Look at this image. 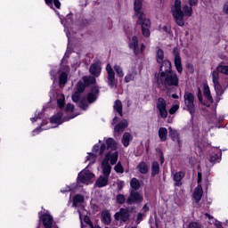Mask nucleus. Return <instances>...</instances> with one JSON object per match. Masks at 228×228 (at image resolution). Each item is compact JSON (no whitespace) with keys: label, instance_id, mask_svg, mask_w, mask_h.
I'll return each instance as SVG.
<instances>
[{"label":"nucleus","instance_id":"nucleus-26","mask_svg":"<svg viewBox=\"0 0 228 228\" xmlns=\"http://www.w3.org/2000/svg\"><path fill=\"white\" fill-rule=\"evenodd\" d=\"M216 153L210 156L209 161L210 163H216L220 159V156H222V151L220 150L216 149Z\"/></svg>","mask_w":228,"mask_h":228},{"label":"nucleus","instance_id":"nucleus-58","mask_svg":"<svg viewBox=\"0 0 228 228\" xmlns=\"http://www.w3.org/2000/svg\"><path fill=\"white\" fill-rule=\"evenodd\" d=\"M142 218H143V214L139 213V214L137 215V220H142Z\"/></svg>","mask_w":228,"mask_h":228},{"label":"nucleus","instance_id":"nucleus-21","mask_svg":"<svg viewBox=\"0 0 228 228\" xmlns=\"http://www.w3.org/2000/svg\"><path fill=\"white\" fill-rule=\"evenodd\" d=\"M203 95H204L205 99H207V101H208V102L213 104V97L211 96V91L209 90V86H208V85L204 86Z\"/></svg>","mask_w":228,"mask_h":228},{"label":"nucleus","instance_id":"nucleus-37","mask_svg":"<svg viewBox=\"0 0 228 228\" xmlns=\"http://www.w3.org/2000/svg\"><path fill=\"white\" fill-rule=\"evenodd\" d=\"M217 72H221V74H225L228 76V66L225 65H219L216 68Z\"/></svg>","mask_w":228,"mask_h":228},{"label":"nucleus","instance_id":"nucleus-43","mask_svg":"<svg viewBox=\"0 0 228 228\" xmlns=\"http://www.w3.org/2000/svg\"><path fill=\"white\" fill-rule=\"evenodd\" d=\"M65 111L67 112V113H72V111H74V105L73 104H70V103H68L67 105H66V108H65Z\"/></svg>","mask_w":228,"mask_h":228},{"label":"nucleus","instance_id":"nucleus-25","mask_svg":"<svg viewBox=\"0 0 228 228\" xmlns=\"http://www.w3.org/2000/svg\"><path fill=\"white\" fill-rule=\"evenodd\" d=\"M133 140V136L129 133H125L122 137V143L124 147H129V142Z\"/></svg>","mask_w":228,"mask_h":228},{"label":"nucleus","instance_id":"nucleus-9","mask_svg":"<svg viewBox=\"0 0 228 228\" xmlns=\"http://www.w3.org/2000/svg\"><path fill=\"white\" fill-rule=\"evenodd\" d=\"M156 106L159 117H160V118H167V117H168V110H167V101L159 97L157 100Z\"/></svg>","mask_w":228,"mask_h":228},{"label":"nucleus","instance_id":"nucleus-35","mask_svg":"<svg viewBox=\"0 0 228 228\" xmlns=\"http://www.w3.org/2000/svg\"><path fill=\"white\" fill-rule=\"evenodd\" d=\"M83 80L86 86H88V85H94L95 83V77H84Z\"/></svg>","mask_w":228,"mask_h":228},{"label":"nucleus","instance_id":"nucleus-61","mask_svg":"<svg viewBox=\"0 0 228 228\" xmlns=\"http://www.w3.org/2000/svg\"><path fill=\"white\" fill-rule=\"evenodd\" d=\"M145 49V45L142 44L141 45V49L140 50V53H142V51Z\"/></svg>","mask_w":228,"mask_h":228},{"label":"nucleus","instance_id":"nucleus-2","mask_svg":"<svg viewBox=\"0 0 228 228\" xmlns=\"http://www.w3.org/2000/svg\"><path fill=\"white\" fill-rule=\"evenodd\" d=\"M117 161H118V152L115 151L113 153L108 152L105 155L102 162V168L103 175H101L96 181V186L98 188H104V186H108V180L110 177V174H111V166L116 165Z\"/></svg>","mask_w":228,"mask_h":228},{"label":"nucleus","instance_id":"nucleus-4","mask_svg":"<svg viewBox=\"0 0 228 228\" xmlns=\"http://www.w3.org/2000/svg\"><path fill=\"white\" fill-rule=\"evenodd\" d=\"M173 17L178 26H184V15L185 17H191L193 9L191 5L185 4L181 9V0H175L172 8Z\"/></svg>","mask_w":228,"mask_h":228},{"label":"nucleus","instance_id":"nucleus-10","mask_svg":"<svg viewBox=\"0 0 228 228\" xmlns=\"http://www.w3.org/2000/svg\"><path fill=\"white\" fill-rule=\"evenodd\" d=\"M173 54L175 56V67L178 72V74H183V62L181 61V53L177 48H175L173 51Z\"/></svg>","mask_w":228,"mask_h":228},{"label":"nucleus","instance_id":"nucleus-11","mask_svg":"<svg viewBox=\"0 0 228 228\" xmlns=\"http://www.w3.org/2000/svg\"><path fill=\"white\" fill-rule=\"evenodd\" d=\"M168 131L170 138L173 140V142H176L179 149H181L183 147V141H181V134H179V131L172 128V126L168 127Z\"/></svg>","mask_w":228,"mask_h":228},{"label":"nucleus","instance_id":"nucleus-57","mask_svg":"<svg viewBox=\"0 0 228 228\" xmlns=\"http://www.w3.org/2000/svg\"><path fill=\"white\" fill-rule=\"evenodd\" d=\"M38 118H40V117L36 116L35 118H31L30 120H31V122H37V120H38Z\"/></svg>","mask_w":228,"mask_h":228},{"label":"nucleus","instance_id":"nucleus-49","mask_svg":"<svg viewBox=\"0 0 228 228\" xmlns=\"http://www.w3.org/2000/svg\"><path fill=\"white\" fill-rule=\"evenodd\" d=\"M53 4L58 9H60V7L61 6V4L60 3V0H53Z\"/></svg>","mask_w":228,"mask_h":228},{"label":"nucleus","instance_id":"nucleus-24","mask_svg":"<svg viewBox=\"0 0 228 228\" xmlns=\"http://www.w3.org/2000/svg\"><path fill=\"white\" fill-rule=\"evenodd\" d=\"M137 170H139L140 174L145 175L149 172V166H147L146 162H140L137 167Z\"/></svg>","mask_w":228,"mask_h":228},{"label":"nucleus","instance_id":"nucleus-52","mask_svg":"<svg viewBox=\"0 0 228 228\" xmlns=\"http://www.w3.org/2000/svg\"><path fill=\"white\" fill-rule=\"evenodd\" d=\"M223 10H224V13L228 14V3H225L224 4Z\"/></svg>","mask_w":228,"mask_h":228},{"label":"nucleus","instance_id":"nucleus-8","mask_svg":"<svg viewBox=\"0 0 228 228\" xmlns=\"http://www.w3.org/2000/svg\"><path fill=\"white\" fill-rule=\"evenodd\" d=\"M95 177L94 173L90 172V170L84 169L77 175V183L78 184H88V182L92 181Z\"/></svg>","mask_w":228,"mask_h":228},{"label":"nucleus","instance_id":"nucleus-3","mask_svg":"<svg viewBox=\"0 0 228 228\" xmlns=\"http://www.w3.org/2000/svg\"><path fill=\"white\" fill-rule=\"evenodd\" d=\"M142 6H143V0H134V15L137 16L138 19L136 24L141 26L143 37L149 38L151 37V20H149L147 15L143 13V11H142Z\"/></svg>","mask_w":228,"mask_h":228},{"label":"nucleus","instance_id":"nucleus-48","mask_svg":"<svg viewBox=\"0 0 228 228\" xmlns=\"http://www.w3.org/2000/svg\"><path fill=\"white\" fill-rule=\"evenodd\" d=\"M106 151V144H102L100 148V156H102L104 154V151Z\"/></svg>","mask_w":228,"mask_h":228},{"label":"nucleus","instance_id":"nucleus-56","mask_svg":"<svg viewBox=\"0 0 228 228\" xmlns=\"http://www.w3.org/2000/svg\"><path fill=\"white\" fill-rule=\"evenodd\" d=\"M97 151H99V145H94L93 147V152H97Z\"/></svg>","mask_w":228,"mask_h":228},{"label":"nucleus","instance_id":"nucleus-59","mask_svg":"<svg viewBox=\"0 0 228 228\" xmlns=\"http://www.w3.org/2000/svg\"><path fill=\"white\" fill-rule=\"evenodd\" d=\"M50 74H51L52 77H53V79H56V73H54L53 70H52V71L50 72Z\"/></svg>","mask_w":228,"mask_h":228},{"label":"nucleus","instance_id":"nucleus-38","mask_svg":"<svg viewBox=\"0 0 228 228\" xmlns=\"http://www.w3.org/2000/svg\"><path fill=\"white\" fill-rule=\"evenodd\" d=\"M68 79V75L65 72L61 73L59 77V83L60 85H66Z\"/></svg>","mask_w":228,"mask_h":228},{"label":"nucleus","instance_id":"nucleus-16","mask_svg":"<svg viewBox=\"0 0 228 228\" xmlns=\"http://www.w3.org/2000/svg\"><path fill=\"white\" fill-rule=\"evenodd\" d=\"M81 97V93H75L72 95V101L73 102H78V106L79 108H81V110H86V108H88V104L83 101H79Z\"/></svg>","mask_w":228,"mask_h":228},{"label":"nucleus","instance_id":"nucleus-17","mask_svg":"<svg viewBox=\"0 0 228 228\" xmlns=\"http://www.w3.org/2000/svg\"><path fill=\"white\" fill-rule=\"evenodd\" d=\"M202 195H204L202 185L198 184V186L194 189V191H193V199L196 200L197 204L200 202V200L202 199Z\"/></svg>","mask_w":228,"mask_h":228},{"label":"nucleus","instance_id":"nucleus-6","mask_svg":"<svg viewBox=\"0 0 228 228\" xmlns=\"http://www.w3.org/2000/svg\"><path fill=\"white\" fill-rule=\"evenodd\" d=\"M183 99L187 111L192 116L195 115V95L192 93L186 91Z\"/></svg>","mask_w":228,"mask_h":228},{"label":"nucleus","instance_id":"nucleus-15","mask_svg":"<svg viewBox=\"0 0 228 228\" xmlns=\"http://www.w3.org/2000/svg\"><path fill=\"white\" fill-rule=\"evenodd\" d=\"M129 47L130 49H133L134 54H135V56H138V54H140V48L138 46V37L136 36H134L132 39L129 41Z\"/></svg>","mask_w":228,"mask_h":228},{"label":"nucleus","instance_id":"nucleus-22","mask_svg":"<svg viewBox=\"0 0 228 228\" xmlns=\"http://www.w3.org/2000/svg\"><path fill=\"white\" fill-rule=\"evenodd\" d=\"M167 136H168V130L166 127H160L159 129V137L160 142H167Z\"/></svg>","mask_w":228,"mask_h":228},{"label":"nucleus","instance_id":"nucleus-31","mask_svg":"<svg viewBox=\"0 0 228 228\" xmlns=\"http://www.w3.org/2000/svg\"><path fill=\"white\" fill-rule=\"evenodd\" d=\"M107 149H110V151H117V142L113 140V138H108L106 140Z\"/></svg>","mask_w":228,"mask_h":228},{"label":"nucleus","instance_id":"nucleus-53","mask_svg":"<svg viewBox=\"0 0 228 228\" xmlns=\"http://www.w3.org/2000/svg\"><path fill=\"white\" fill-rule=\"evenodd\" d=\"M122 188H124V182L118 183V189L120 191Z\"/></svg>","mask_w":228,"mask_h":228},{"label":"nucleus","instance_id":"nucleus-39","mask_svg":"<svg viewBox=\"0 0 228 228\" xmlns=\"http://www.w3.org/2000/svg\"><path fill=\"white\" fill-rule=\"evenodd\" d=\"M116 202L118 204H124V202H126V196L124 194H118L116 197Z\"/></svg>","mask_w":228,"mask_h":228},{"label":"nucleus","instance_id":"nucleus-1","mask_svg":"<svg viewBox=\"0 0 228 228\" xmlns=\"http://www.w3.org/2000/svg\"><path fill=\"white\" fill-rule=\"evenodd\" d=\"M160 64L159 71L155 73V81L159 86L168 88L169 86H179L177 73L172 71V63L165 60Z\"/></svg>","mask_w":228,"mask_h":228},{"label":"nucleus","instance_id":"nucleus-40","mask_svg":"<svg viewBox=\"0 0 228 228\" xmlns=\"http://www.w3.org/2000/svg\"><path fill=\"white\" fill-rule=\"evenodd\" d=\"M115 172L117 174H124V167H122V164L118 162L115 167H114Z\"/></svg>","mask_w":228,"mask_h":228},{"label":"nucleus","instance_id":"nucleus-5","mask_svg":"<svg viewBox=\"0 0 228 228\" xmlns=\"http://www.w3.org/2000/svg\"><path fill=\"white\" fill-rule=\"evenodd\" d=\"M107 72L106 83L110 88H117V78H115V71L118 77H124V69L118 64H115L114 67L110 63H107L105 67Z\"/></svg>","mask_w":228,"mask_h":228},{"label":"nucleus","instance_id":"nucleus-64","mask_svg":"<svg viewBox=\"0 0 228 228\" xmlns=\"http://www.w3.org/2000/svg\"><path fill=\"white\" fill-rule=\"evenodd\" d=\"M173 99H179V96L177 94H172Z\"/></svg>","mask_w":228,"mask_h":228},{"label":"nucleus","instance_id":"nucleus-36","mask_svg":"<svg viewBox=\"0 0 228 228\" xmlns=\"http://www.w3.org/2000/svg\"><path fill=\"white\" fill-rule=\"evenodd\" d=\"M212 81L214 85L220 83V74L217 71L212 72Z\"/></svg>","mask_w":228,"mask_h":228},{"label":"nucleus","instance_id":"nucleus-30","mask_svg":"<svg viewBox=\"0 0 228 228\" xmlns=\"http://www.w3.org/2000/svg\"><path fill=\"white\" fill-rule=\"evenodd\" d=\"M114 111H117L120 117H123L124 114H122V102L120 100H117L114 102Z\"/></svg>","mask_w":228,"mask_h":228},{"label":"nucleus","instance_id":"nucleus-12","mask_svg":"<svg viewBox=\"0 0 228 228\" xmlns=\"http://www.w3.org/2000/svg\"><path fill=\"white\" fill-rule=\"evenodd\" d=\"M74 117L75 116L63 118V114L61 112H59L51 118L50 122L51 124H57V126H60V124H63V122H67L70 120V118H74Z\"/></svg>","mask_w":228,"mask_h":228},{"label":"nucleus","instance_id":"nucleus-34","mask_svg":"<svg viewBox=\"0 0 228 228\" xmlns=\"http://www.w3.org/2000/svg\"><path fill=\"white\" fill-rule=\"evenodd\" d=\"M214 88L216 90V94L221 97V95H224V87L218 84H214Z\"/></svg>","mask_w":228,"mask_h":228},{"label":"nucleus","instance_id":"nucleus-54","mask_svg":"<svg viewBox=\"0 0 228 228\" xmlns=\"http://www.w3.org/2000/svg\"><path fill=\"white\" fill-rule=\"evenodd\" d=\"M215 225H216V228H224V227L222 226V223H220V222H218V221H216V222L215 223Z\"/></svg>","mask_w":228,"mask_h":228},{"label":"nucleus","instance_id":"nucleus-23","mask_svg":"<svg viewBox=\"0 0 228 228\" xmlns=\"http://www.w3.org/2000/svg\"><path fill=\"white\" fill-rule=\"evenodd\" d=\"M130 186L132 190H134V191H138V190L142 188V183L137 178H132L130 181Z\"/></svg>","mask_w":228,"mask_h":228},{"label":"nucleus","instance_id":"nucleus-32","mask_svg":"<svg viewBox=\"0 0 228 228\" xmlns=\"http://www.w3.org/2000/svg\"><path fill=\"white\" fill-rule=\"evenodd\" d=\"M158 174H159V163L155 161L151 165V175L154 177L155 175H158Z\"/></svg>","mask_w":228,"mask_h":228},{"label":"nucleus","instance_id":"nucleus-63","mask_svg":"<svg viewBox=\"0 0 228 228\" xmlns=\"http://www.w3.org/2000/svg\"><path fill=\"white\" fill-rule=\"evenodd\" d=\"M46 4H53V0H45Z\"/></svg>","mask_w":228,"mask_h":228},{"label":"nucleus","instance_id":"nucleus-55","mask_svg":"<svg viewBox=\"0 0 228 228\" xmlns=\"http://www.w3.org/2000/svg\"><path fill=\"white\" fill-rule=\"evenodd\" d=\"M142 211H144V213H147V211H149V206H147V204H145V205L142 207Z\"/></svg>","mask_w":228,"mask_h":228},{"label":"nucleus","instance_id":"nucleus-33","mask_svg":"<svg viewBox=\"0 0 228 228\" xmlns=\"http://www.w3.org/2000/svg\"><path fill=\"white\" fill-rule=\"evenodd\" d=\"M134 77H136V73L134 72L127 73L125 76V83H131V81H134Z\"/></svg>","mask_w":228,"mask_h":228},{"label":"nucleus","instance_id":"nucleus-51","mask_svg":"<svg viewBox=\"0 0 228 228\" xmlns=\"http://www.w3.org/2000/svg\"><path fill=\"white\" fill-rule=\"evenodd\" d=\"M202 183V173H198V184H200Z\"/></svg>","mask_w":228,"mask_h":228},{"label":"nucleus","instance_id":"nucleus-45","mask_svg":"<svg viewBox=\"0 0 228 228\" xmlns=\"http://www.w3.org/2000/svg\"><path fill=\"white\" fill-rule=\"evenodd\" d=\"M188 228H200V224L192 222L188 225Z\"/></svg>","mask_w":228,"mask_h":228},{"label":"nucleus","instance_id":"nucleus-18","mask_svg":"<svg viewBox=\"0 0 228 228\" xmlns=\"http://www.w3.org/2000/svg\"><path fill=\"white\" fill-rule=\"evenodd\" d=\"M99 94V87L93 86L91 89V93L87 94L88 102L92 103L94 101H97V95Z\"/></svg>","mask_w":228,"mask_h":228},{"label":"nucleus","instance_id":"nucleus-50","mask_svg":"<svg viewBox=\"0 0 228 228\" xmlns=\"http://www.w3.org/2000/svg\"><path fill=\"white\" fill-rule=\"evenodd\" d=\"M197 3H199V0H189L190 6H196Z\"/></svg>","mask_w":228,"mask_h":228},{"label":"nucleus","instance_id":"nucleus-41","mask_svg":"<svg viewBox=\"0 0 228 228\" xmlns=\"http://www.w3.org/2000/svg\"><path fill=\"white\" fill-rule=\"evenodd\" d=\"M77 90L78 94H82V92H85V84L81 81H79L77 84Z\"/></svg>","mask_w":228,"mask_h":228},{"label":"nucleus","instance_id":"nucleus-44","mask_svg":"<svg viewBox=\"0 0 228 228\" xmlns=\"http://www.w3.org/2000/svg\"><path fill=\"white\" fill-rule=\"evenodd\" d=\"M57 103L60 108H63V106H65V98L58 99Z\"/></svg>","mask_w":228,"mask_h":228},{"label":"nucleus","instance_id":"nucleus-46","mask_svg":"<svg viewBox=\"0 0 228 228\" xmlns=\"http://www.w3.org/2000/svg\"><path fill=\"white\" fill-rule=\"evenodd\" d=\"M177 110H179V105H174V106L169 110L170 115H174V113H175V111H177Z\"/></svg>","mask_w":228,"mask_h":228},{"label":"nucleus","instance_id":"nucleus-42","mask_svg":"<svg viewBox=\"0 0 228 228\" xmlns=\"http://www.w3.org/2000/svg\"><path fill=\"white\" fill-rule=\"evenodd\" d=\"M97 159V155L94 153H89V156H87V161L91 160V163H95V159Z\"/></svg>","mask_w":228,"mask_h":228},{"label":"nucleus","instance_id":"nucleus-27","mask_svg":"<svg viewBox=\"0 0 228 228\" xmlns=\"http://www.w3.org/2000/svg\"><path fill=\"white\" fill-rule=\"evenodd\" d=\"M156 60L159 63H163V61H165V52H163L161 48H158L157 50Z\"/></svg>","mask_w":228,"mask_h":228},{"label":"nucleus","instance_id":"nucleus-13","mask_svg":"<svg viewBox=\"0 0 228 228\" xmlns=\"http://www.w3.org/2000/svg\"><path fill=\"white\" fill-rule=\"evenodd\" d=\"M115 220H120L121 222H127L129 220V210L126 208H120L114 216Z\"/></svg>","mask_w":228,"mask_h":228},{"label":"nucleus","instance_id":"nucleus-20","mask_svg":"<svg viewBox=\"0 0 228 228\" xmlns=\"http://www.w3.org/2000/svg\"><path fill=\"white\" fill-rule=\"evenodd\" d=\"M102 222L105 224V225L111 224V215H110V211L105 210L102 212Z\"/></svg>","mask_w":228,"mask_h":228},{"label":"nucleus","instance_id":"nucleus-28","mask_svg":"<svg viewBox=\"0 0 228 228\" xmlns=\"http://www.w3.org/2000/svg\"><path fill=\"white\" fill-rule=\"evenodd\" d=\"M82 202H85V197L81 194H77L73 198V208H77V204H82Z\"/></svg>","mask_w":228,"mask_h":228},{"label":"nucleus","instance_id":"nucleus-62","mask_svg":"<svg viewBox=\"0 0 228 228\" xmlns=\"http://www.w3.org/2000/svg\"><path fill=\"white\" fill-rule=\"evenodd\" d=\"M163 31H165L166 33H168V31H169L168 27L164 26V27H163Z\"/></svg>","mask_w":228,"mask_h":228},{"label":"nucleus","instance_id":"nucleus-7","mask_svg":"<svg viewBox=\"0 0 228 228\" xmlns=\"http://www.w3.org/2000/svg\"><path fill=\"white\" fill-rule=\"evenodd\" d=\"M143 202V194L138 191L130 190V195L126 199V204L129 206L133 204H140Z\"/></svg>","mask_w":228,"mask_h":228},{"label":"nucleus","instance_id":"nucleus-60","mask_svg":"<svg viewBox=\"0 0 228 228\" xmlns=\"http://www.w3.org/2000/svg\"><path fill=\"white\" fill-rule=\"evenodd\" d=\"M61 193H65L66 191H70V187H67L66 190H61Z\"/></svg>","mask_w":228,"mask_h":228},{"label":"nucleus","instance_id":"nucleus-29","mask_svg":"<svg viewBox=\"0 0 228 228\" xmlns=\"http://www.w3.org/2000/svg\"><path fill=\"white\" fill-rule=\"evenodd\" d=\"M183 177H184V173L183 172H177L174 175V181L175 182V186H181V181L183 180Z\"/></svg>","mask_w":228,"mask_h":228},{"label":"nucleus","instance_id":"nucleus-19","mask_svg":"<svg viewBox=\"0 0 228 228\" xmlns=\"http://www.w3.org/2000/svg\"><path fill=\"white\" fill-rule=\"evenodd\" d=\"M127 126H128L127 120L124 119L114 127V131L115 133H124Z\"/></svg>","mask_w":228,"mask_h":228},{"label":"nucleus","instance_id":"nucleus-47","mask_svg":"<svg viewBox=\"0 0 228 228\" xmlns=\"http://www.w3.org/2000/svg\"><path fill=\"white\" fill-rule=\"evenodd\" d=\"M197 97L200 102H202V91H200V88H198Z\"/></svg>","mask_w":228,"mask_h":228},{"label":"nucleus","instance_id":"nucleus-14","mask_svg":"<svg viewBox=\"0 0 228 228\" xmlns=\"http://www.w3.org/2000/svg\"><path fill=\"white\" fill-rule=\"evenodd\" d=\"M102 69L101 68V64L99 62H94L90 66L89 72L94 77H99L101 76Z\"/></svg>","mask_w":228,"mask_h":228}]
</instances>
